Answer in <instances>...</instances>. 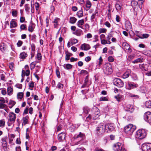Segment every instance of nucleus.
<instances>
[{
  "mask_svg": "<svg viewBox=\"0 0 151 151\" xmlns=\"http://www.w3.org/2000/svg\"><path fill=\"white\" fill-rule=\"evenodd\" d=\"M29 119V116H26L25 117H23L22 119V124L24 125L28 124Z\"/></svg>",
  "mask_w": 151,
  "mask_h": 151,
  "instance_id": "a211bd4d",
  "label": "nucleus"
},
{
  "mask_svg": "<svg viewBox=\"0 0 151 151\" xmlns=\"http://www.w3.org/2000/svg\"><path fill=\"white\" fill-rule=\"evenodd\" d=\"M85 137V134L80 132L79 134L77 135L76 137H75V140L78 141L77 142L75 143V145H78L79 144H81L83 143L82 142Z\"/></svg>",
  "mask_w": 151,
  "mask_h": 151,
  "instance_id": "20e7f679",
  "label": "nucleus"
},
{
  "mask_svg": "<svg viewBox=\"0 0 151 151\" xmlns=\"http://www.w3.org/2000/svg\"><path fill=\"white\" fill-rule=\"evenodd\" d=\"M105 128V132L109 133L113 131L114 128L112 124L107 123L104 124Z\"/></svg>",
  "mask_w": 151,
  "mask_h": 151,
  "instance_id": "9d476101",
  "label": "nucleus"
},
{
  "mask_svg": "<svg viewBox=\"0 0 151 151\" xmlns=\"http://www.w3.org/2000/svg\"><path fill=\"white\" fill-rule=\"evenodd\" d=\"M77 42L78 40L74 38L71 40V43L72 44V45H73V44H75Z\"/></svg>",
  "mask_w": 151,
  "mask_h": 151,
  "instance_id": "5fc2aeb1",
  "label": "nucleus"
},
{
  "mask_svg": "<svg viewBox=\"0 0 151 151\" xmlns=\"http://www.w3.org/2000/svg\"><path fill=\"white\" fill-rule=\"evenodd\" d=\"M24 94L23 92H19L17 94V98L18 99H22L23 97Z\"/></svg>",
  "mask_w": 151,
  "mask_h": 151,
  "instance_id": "a18cd8bd",
  "label": "nucleus"
},
{
  "mask_svg": "<svg viewBox=\"0 0 151 151\" xmlns=\"http://www.w3.org/2000/svg\"><path fill=\"white\" fill-rule=\"evenodd\" d=\"M139 67L142 70L147 71L148 70L147 65L146 64H142L140 65Z\"/></svg>",
  "mask_w": 151,
  "mask_h": 151,
  "instance_id": "4be33fe9",
  "label": "nucleus"
},
{
  "mask_svg": "<svg viewBox=\"0 0 151 151\" xmlns=\"http://www.w3.org/2000/svg\"><path fill=\"white\" fill-rule=\"evenodd\" d=\"M83 113L86 114H88L90 111L89 108L88 107L85 106L83 108Z\"/></svg>",
  "mask_w": 151,
  "mask_h": 151,
  "instance_id": "bb28decb",
  "label": "nucleus"
},
{
  "mask_svg": "<svg viewBox=\"0 0 151 151\" xmlns=\"http://www.w3.org/2000/svg\"><path fill=\"white\" fill-rule=\"evenodd\" d=\"M77 19L76 18L74 17H70V18L69 22L71 24H74L76 23Z\"/></svg>",
  "mask_w": 151,
  "mask_h": 151,
  "instance_id": "c85d7f7f",
  "label": "nucleus"
},
{
  "mask_svg": "<svg viewBox=\"0 0 151 151\" xmlns=\"http://www.w3.org/2000/svg\"><path fill=\"white\" fill-rule=\"evenodd\" d=\"M146 135V133L144 129H139L136 132L135 137L137 139H142L144 138Z\"/></svg>",
  "mask_w": 151,
  "mask_h": 151,
  "instance_id": "39448f33",
  "label": "nucleus"
},
{
  "mask_svg": "<svg viewBox=\"0 0 151 151\" xmlns=\"http://www.w3.org/2000/svg\"><path fill=\"white\" fill-rule=\"evenodd\" d=\"M115 7L118 11L120 10L121 9V6L118 4H115Z\"/></svg>",
  "mask_w": 151,
  "mask_h": 151,
  "instance_id": "de8ad7c7",
  "label": "nucleus"
},
{
  "mask_svg": "<svg viewBox=\"0 0 151 151\" xmlns=\"http://www.w3.org/2000/svg\"><path fill=\"white\" fill-rule=\"evenodd\" d=\"M103 70L104 72L106 74H110L112 72L111 65L109 63H106L104 65Z\"/></svg>",
  "mask_w": 151,
  "mask_h": 151,
  "instance_id": "f03ea898",
  "label": "nucleus"
},
{
  "mask_svg": "<svg viewBox=\"0 0 151 151\" xmlns=\"http://www.w3.org/2000/svg\"><path fill=\"white\" fill-rule=\"evenodd\" d=\"M13 89L11 87H9L7 88V91L8 94L9 95H11L13 92Z\"/></svg>",
  "mask_w": 151,
  "mask_h": 151,
  "instance_id": "f704fd0d",
  "label": "nucleus"
},
{
  "mask_svg": "<svg viewBox=\"0 0 151 151\" xmlns=\"http://www.w3.org/2000/svg\"><path fill=\"white\" fill-rule=\"evenodd\" d=\"M113 84L118 88H121L123 87L124 85L123 81L121 79L116 78H114L113 81Z\"/></svg>",
  "mask_w": 151,
  "mask_h": 151,
  "instance_id": "0eeeda50",
  "label": "nucleus"
},
{
  "mask_svg": "<svg viewBox=\"0 0 151 151\" xmlns=\"http://www.w3.org/2000/svg\"><path fill=\"white\" fill-rule=\"evenodd\" d=\"M5 122L4 119L0 120V127H4L5 125Z\"/></svg>",
  "mask_w": 151,
  "mask_h": 151,
  "instance_id": "09e8293b",
  "label": "nucleus"
},
{
  "mask_svg": "<svg viewBox=\"0 0 151 151\" xmlns=\"http://www.w3.org/2000/svg\"><path fill=\"white\" fill-rule=\"evenodd\" d=\"M63 66L65 69L67 70L70 69L72 67V65L69 64H65Z\"/></svg>",
  "mask_w": 151,
  "mask_h": 151,
  "instance_id": "cd10ccee",
  "label": "nucleus"
},
{
  "mask_svg": "<svg viewBox=\"0 0 151 151\" xmlns=\"http://www.w3.org/2000/svg\"><path fill=\"white\" fill-rule=\"evenodd\" d=\"M66 55L65 57V59L66 60H69L70 58V55L68 54L67 52H65Z\"/></svg>",
  "mask_w": 151,
  "mask_h": 151,
  "instance_id": "e2e57ef3",
  "label": "nucleus"
},
{
  "mask_svg": "<svg viewBox=\"0 0 151 151\" xmlns=\"http://www.w3.org/2000/svg\"><path fill=\"white\" fill-rule=\"evenodd\" d=\"M25 20V17L23 16H21L20 19V22L21 23L24 22Z\"/></svg>",
  "mask_w": 151,
  "mask_h": 151,
  "instance_id": "0e129e2a",
  "label": "nucleus"
},
{
  "mask_svg": "<svg viewBox=\"0 0 151 151\" xmlns=\"http://www.w3.org/2000/svg\"><path fill=\"white\" fill-rule=\"evenodd\" d=\"M35 64L34 63V62L32 63L30 65L31 69L32 70L33 69L35 68Z\"/></svg>",
  "mask_w": 151,
  "mask_h": 151,
  "instance_id": "13d9d810",
  "label": "nucleus"
},
{
  "mask_svg": "<svg viewBox=\"0 0 151 151\" xmlns=\"http://www.w3.org/2000/svg\"><path fill=\"white\" fill-rule=\"evenodd\" d=\"M34 28L32 25H29L28 27V30L30 32H32L33 31Z\"/></svg>",
  "mask_w": 151,
  "mask_h": 151,
  "instance_id": "3c124183",
  "label": "nucleus"
},
{
  "mask_svg": "<svg viewBox=\"0 0 151 151\" xmlns=\"http://www.w3.org/2000/svg\"><path fill=\"white\" fill-rule=\"evenodd\" d=\"M104 24L108 28H110L111 26V24L108 21L106 22Z\"/></svg>",
  "mask_w": 151,
  "mask_h": 151,
  "instance_id": "69168bd1",
  "label": "nucleus"
},
{
  "mask_svg": "<svg viewBox=\"0 0 151 151\" xmlns=\"http://www.w3.org/2000/svg\"><path fill=\"white\" fill-rule=\"evenodd\" d=\"M123 49L125 51L129 50L130 47L129 45L127 43L125 42L123 43Z\"/></svg>",
  "mask_w": 151,
  "mask_h": 151,
  "instance_id": "7c9ffc66",
  "label": "nucleus"
},
{
  "mask_svg": "<svg viewBox=\"0 0 151 151\" xmlns=\"http://www.w3.org/2000/svg\"><path fill=\"white\" fill-rule=\"evenodd\" d=\"M92 111L93 112L92 114L93 120H94L97 119L100 116V113L98 108L96 106H94L93 107Z\"/></svg>",
  "mask_w": 151,
  "mask_h": 151,
  "instance_id": "423d86ee",
  "label": "nucleus"
},
{
  "mask_svg": "<svg viewBox=\"0 0 151 151\" xmlns=\"http://www.w3.org/2000/svg\"><path fill=\"white\" fill-rule=\"evenodd\" d=\"M20 31L22 30H26L27 28L26 25L25 24H21L20 26Z\"/></svg>",
  "mask_w": 151,
  "mask_h": 151,
  "instance_id": "37998d69",
  "label": "nucleus"
},
{
  "mask_svg": "<svg viewBox=\"0 0 151 151\" xmlns=\"http://www.w3.org/2000/svg\"><path fill=\"white\" fill-rule=\"evenodd\" d=\"M86 7L88 9H89L91 6V2L89 0H87L86 1Z\"/></svg>",
  "mask_w": 151,
  "mask_h": 151,
  "instance_id": "4c0bfd02",
  "label": "nucleus"
},
{
  "mask_svg": "<svg viewBox=\"0 0 151 151\" xmlns=\"http://www.w3.org/2000/svg\"><path fill=\"white\" fill-rule=\"evenodd\" d=\"M108 61L110 62H112L114 61V58L112 56H110L108 57Z\"/></svg>",
  "mask_w": 151,
  "mask_h": 151,
  "instance_id": "052dcab7",
  "label": "nucleus"
},
{
  "mask_svg": "<svg viewBox=\"0 0 151 151\" xmlns=\"http://www.w3.org/2000/svg\"><path fill=\"white\" fill-rule=\"evenodd\" d=\"M143 53L147 56H151V50H147L144 52Z\"/></svg>",
  "mask_w": 151,
  "mask_h": 151,
  "instance_id": "c03bdc74",
  "label": "nucleus"
},
{
  "mask_svg": "<svg viewBox=\"0 0 151 151\" xmlns=\"http://www.w3.org/2000/svg\"><path fill=\"white\" fill-rule=\"evenodd\" d=\"M84 23V19H82L78 21L77 23V25L79 27L82 29H84L82 26V25H83Z\"/></svg>",
  "mask_w": 151,
  "mask_h": 151,
  "instance_id": "6ab92c4d",
  "label": "nucleus"
},
{
  "mask_svg": "<svg viewBox=\"0 0 151 151\" xmlns=\"http://www.w3.org/2000/svg\"><path fill=\"white\" fill-rule=\"evenodd\" d=\"M82 32V30L81 29L76 30L74 34H75L77 36H80L81 35Z\"/></svg>",
  "mask_w": 151,
  "mask_h": 151,
  "instance_id": "a19ab883",
  "label": "nucleus"
},
{
  "mask_svg": "<svg viewBox=\"0 0 151 151\" xmlns=\"http://www.w3.org/2000/svg\"><path fill=\"white\" fill-rule=\"evenodd\" d=\"M145 105L147 108H151V101H148L146 102Z\"/></svg>",
  "mask_w": 151,
  "mask_h": 151,
  "instance_id": "58836bf2",
  "label": "nucleus"
},
{
  "mask_svg": "<svg viewBox=\"0 0 151 151\" xmlns=\"http://www.w3.org/2000/svg\"><path fill=\"white\" fill-rule=\"evenodd\" d=\"M137 36L139 37L140 38H146L148 37L149 35L147 34H144L142 35V36H140L138 35H137Z\"/></svg>",
  "mask_w": 151,
  "mask_h": 151,
  "instance_id": "e433bc0d",
  "label": "nucleus"
},
{
  "mask_svg": "<svg viewBox=\"0 0 151 151\" xmlns=\"http://www.w3.org/2000/svg\"><path fill=\"white\" fill-rule=\"evenodd\" d=\"M144 119L145 122L151 124V113L147 111L144 114Z\"/></svg>",
  "mask_w": 151,
  "mask_h": 151,
  "instance_id": "1a4fd4ad",
  "label": "nucleus"
},
{
  "mask_svg": "<svg viewBox=\"0 0 151 151\" xmlns=\"http://www.w3.org/2000/svg\"><path fill=\"white\" fill-rule=\"evenodd\" d=\"M125 110L129 111L131 113H132L134 110V108L133 105L128 104L127 105L126 107L125 108Z\"/></svg>",
  "mask_w": 151,
  "mask_h": 151,
  "instance_id": "2eb2a0df",
  "label": "nucleus"
},
{
  "mask_svg": "<svg viewBox=\"0 0 151 151\" xmlns=\"http://www.w3.org/2000/svg\"><path fill=\"white\" fill-rule=\"evenodd\" d=\"M25 9L26 11L28 12H29L30 6L29 4H26L24 6Z\"/></svg>",
  "mask_w": 151,
  "mask_h": 151,
  "instance_id": "79ce46f5",
  "label": "nucleus"
},
{
  "mask_svg": "<svg viewBox=\"0 0 151 151\" xmlns=\"http://www.w3.org/2000/svg\"><path fill=\"white\" fill-rule=\"evenodd\" d=\"M6 48L5 44L4 42H1L0 45V49L3 52H4Z\"/></svg>",
  "mask_w": 151,
  "mask_h": 151,
  "instance_id": "5701e85b",
  "label": "nucleus"
},
{
  "mask_svg": "<svg viewBox=\"0 0 151 151\" xmlns=\"http://www.w3.org/2000/svg\"><path fill=\"white\" fill-rule=\"evenodd\" d=\"M114 98L116 100L118 101V102H119L121 101V100L122 99V96L120 94H118L117 95L115 96H114Z\"/></svg>",
  "mask_w": 151,
  "mask_h": 151,
  "instance_id": "ea45409f",
  "label": "nucleus"
},
{
  "mask_svg": "<svg viewBox=\"0 0 151 151\" xmlns=\"http://www.w3.org/2000/svg\"><path fill=\"white\" fill-rule=\"evenodd\" d=\"M16 102L10 100L9 103V107L12 108L15 104Z\"/></svg>",
  "mask_w": 151,
  "mask_h": 151,
  "instance_id": "72a5a7b5",
  "label": "nucleus"
},
{
  "mask_svg": "<svg viewBox=\"0 0 151 151\" xmlns=\"http://www.w3.org/2000/svg\"><path fill=\"white\" fill-rule=\"evenodd\" d=\"M19 56L20 58L24 59L27 56V54L25 52H23L21 53Z\"/></svg>",
  "mask_w": 151,
  "mask_h": 151,
  "instance_id": "473e14b6",
  "label": "nucleus"
},
{
  "mask_svg": "<svg viewBox=\"0 0 151 151\" xmlns=\"http://www.w3.org/2000/svg\"><path fill=\"white\" fill-rule=\"evenodd\" d=\"M107 31V29L105 28H100L99 29L100 33H105Z\"/></svg>",
  "mask_w": 151,
  "mask_h": 151,
  "instance_id": "864d4df0",
  "label": "nucleus"
},
{
  "mask_svg": "<svg viewBox=\"0 0 151 151\" xmlns=\"http://www.w3.org/2000/svg\"><path fill=\"white\" fill-rule=\"evenodd\" d=\"M29 37L30 40L33 41V42H35L36 38V36L35 34L32 35H29Z\"/></svg>",
  "mask_w": 151,
  "mask_h": 151,
  "instance_id": "b1692460",
  "label": "nucleus"
},
{
  "mask_svg": "<svg viewBox=\"0 0 151 151\" xmlns=\"http://www.w3.org/2000/svg\"><path fill=\"white\" fill-rule=\"evenodd\" d=\"M108 100L107 98L105 97H101L100 98V101H107Z\"/></svg>",
  "mask_w": 151,
  "mask_h": 151,
  "instance_id": "680f3d73",
  "label": "nucleus"
},
{
  "mask_svg": "<svg viewBox=\"0 0 151 151\" xmlns=\"http://www.w3.org/2000/svg\"><path fill=\"white\" fill-rule=\"evenodd\" d=\"M17 24L14 19H12L10 23V28H13L17 26Z\"/></svg>",
  "mask_w": 151,
  "mask_h": 151,
  "instance_id": "412c9836",
  "label": "nucleus"
},
{
  "mask_svg": "<svg viewBox=\"0 0 151 151\" xmlns=\"http://www.w3.org/2000/svg\"><path fill=\"white\" fill-rule=\"evenodd\" d=\"M143 151H151V143H146L143 144L141 147Z\"/></svg>",
  "mask_w": 151,
  "mask_h": 151,
  "instance_id": "f8f14e48",
  "label": "nucleus"
},
{
  "mask_svg": "<svg viewBox=\"0 0 151 151\" xmlns=\"http://www.w3.org/2000/svg\"><path fill=\"white\" fill-rule=\"evenodd\" d=\"M136 129V127L135 126L129 124L124 127V131L126 134L128 135H131Z\"/></svg>",
  "mask_w": 151,
  "mask_h": 151,
  "instance_id": "f257e3e1",
  "label": "nucleus"
},
{
  "mask_svg": "<svg viewBox=\"0 0 151 151\" xmlns=\"http://www.w3.org/2000/svg\"><path fill=\"white\" fill-rule=\"evenodd\" d=\"M80 124H77V125L75 124H73L70 127V128L71 129V132L73 131L75 129H76L79 126Z\"/></svg>",
  "mask_w": 151,
  "mask_h": 151,
  "instance_id": "a878e982",
  "label": "nucleus"
},
{
  "mask_svg": "<svg viewBox=\"0 0 151 151\" xmlns=\"http://www.w3.org/2000/svg\"><path fill=\"white\" fill-rule=\"evenodd\" d=\"M138 87V85L134 83L128 82L126 84V88L128 90H131Z\"/></svg>",
  "mask_w": 151,
  "mask_h": 151,
  "instance_id": "9b49d317",
  "label": "nucleus"
},
{
  "mask_svg": "<svg viewBox=\"0 0 151 151\" xmlns=\"http://www.w3.org/2000/svg\"><path fill=\"white\" fill-rule=\"evenodd\" d=\"M76 15L79 18L82 17L83 15V12L82 9L78 11Z\"/></svg>",
  "mask_w": 151,
  "mask_h": 151,
  "instance_id": "c9c22d12",
  "label": "nucleus"
},
{
  "mask_svg": "<svg viewBox=\"0 0 151 151\" xmlns=\"http://www.w3.org/2000/svg\"><path fill=\"white\" fill-rule=\"evenodd\" d=\"M5 101L3 97L0 98V109H4L6 106V105L4 104Z\"/></svg>",
  "mask_w": 151,
  "mask_h": 151,
  "instance_id": "4468645a",
  "label": "nucleus"
},
{
  "mask_svg": "<svg viewBox=\"0 0 151 151\" xmlns=\"http://www.w3.org/2000/svg\"><path fill=\"white\" fill-rule=\"evenodd\" d=\"M65 133H61L58 135V139L60 141L64 140L65 139Z\"/></svg>",
  "mask_w": 151,
  "mask_h": 151,
  "instance_id": "aec40b11",
  "label": "nucleus"
},
{
  "mask_svg": "<svg viewBox=\"0 0 151 151\" xmlns=\"http://www.w3.org/2000/svg\"><path fill=\"white\" fill-rule=\"evenodd\" d=\"M29 86L30 88H33L34 87V83L33 81L30 82L29 83Z\"/></svg>",
  "mask_w": 151,
  "mask_h": 151,
  "instance_id": "338daca9",
  "label": "nucleus"
},
{
  "mask_svg": "<svg viewBox=\"0 0 151 151\" xmlns=\"http://www.w3.org/2000/svg\"><path fill=\"white\" fill-rule=\"evenodd\" d=\"M12 15L14 17H16L17 14V12L16 10H13L12 12Z\"/></svg>",
  "mask_w": 151,
  "mask_h": 151,
  "instance_id": "6e6d98bb",
  "label": "nucleus"
},
{
  "mask_svg": "<svg viewBox=\"0 0 151 151\" xmlns=\"http://www.w3.org/2000/svg\"><path fill=\"white\" fill-rule=\"evenodd\" d=\"M113 36V34L112 32H111L108 34V36L106 37V39L107 40H110L111 38Z\"/></svg>",
  "mask_w": 151,
  "mask_h": 151,
  "instance_id": "8fccbe9b",
  "label": "nucleus"
},
{
  "mask_svg": "<svg viewBox=\"0 0 151 151\" xmlns=\"http://www.w3.org/2000/svg\"><path fill=\"white\" fill-rule=\"evenodd\" d=\"M38 60H41L42 59V55L40 53H38L37 54V55L36 56Z\"/></svg>",
  "mask_w": 151,
  "mask_h": 151,
  "instance_id": "603ef678",
  "label": "nucleus"
},
{
  "mask_svg": "<svg viewBox=\"0 0 151 151\" xmlns=\"http://www.w3.org/2000/svg\"><path fill=\"white\" fill-rule=\"evenodd\" d=\"M56 73L58 78H60V76L59 70L58 69H56Z\"/></svg>",
  "mask_w": 151,
  "mask_h": 151,
  "instance_id": "4d7b16f0",
  "label": "nucleus"
},
{
  "mask_svg": "<svg viewBox=\"0 0 151 151\" xmlns=\"http://www.w3.org/2000/svg\"><path fill=\"white\" fill-rule=\"evenodd\" d=\"M113 149L115 151H127L124 148L123 144L117 142L113 145Z\"/></svg>",
  "mask_w": 151,
  "mask_h": 151,
  "instance_id": "7ed1b4c3",
  "label": "nucleus"
},
{
  "mask_svg": "<svg viewBox=\"0 0 151 151\" xmlns=\"http://www.w3.org/2000/svg\"><path fill=\"white\" fill-rule=\"evenodd\" d=\"M104 124H100L96 127V132L98 135H100L103 133L105 131Z\"/></svg>",
  "mask_w": 151,
  "mask_h": 151,
  "instance_id": "6e6552de",
  "label": "nucleus"
},
{
  "mask_svg": "<svg viewBox=\"0 0 151 151\" xmlns=\"http://www.w3.org/2000/svg\"><path fill=\"white\" fill-rule=\"evenodd\" d=\"M16 87L19 89H21L22 88V85L21 84H17L15 85Z\"/></svg>",
  "mask_w": 151,
  "mask_h": 151,
  "instance_id": "774afa93",
  "label": "nucleus"
},
{
  "mask_svg": "<svg viewBox=\"0 0 151 151\" xmlns=\"http://www.w3.org/2000/svg\"><path fill=\"white\" fill-rule=\"evenodd\" d=\"M143 60V58L141 57L134 60L132 61V63H141L142 62Z\"/></svg>",
  "mask_w": 151,
  "mask_h": 151,
  "instance_id": "2f4dec72",
  "label": "nucleus"
},
{
  "mask_svg": "<svg viewBox=\"0 0 151 151\" xmlns=\"http://www.w3.org/2000/svg\"><path fill=\"white\" fill-rule=\"evenodd\" d=\"M92 119V116L91 114H89L88 116L86 117V120L87 122H90L91 120V119Z\"/></svg>",
  "mask_w": 151,
  "mask_h": 151,
  "instance_id": "49530a36",
  "label": "nucleus"
},
{
  "mask_svg": "<svg viewBox=\"0 0 151 151\" xmlns=\"http://www.w3.org/2000/svg\"><path fill=\"white\" fill-rule=\"evenodd\" d=\"M23 42L21 40H19L17 43V45L18 47H20L21 46L22 44H23Z\"/></svg>",
  "mask_w": 151,
  "mask_h": 151,
  "instance_id": "bf43d9fd",
  "label": "nucleus"
},
{
  "mask_svg": "<svg viewBox=\"0 0 151 151\" xmlns=\"http://www.w3.org/2000/svg\"><path fill=\"white\" fill-rule=\"evenodd\" d=\"M131 71L130 70L128 69L122 75V77L124 79L128 78L131 73Z\"/></svg>",
  "mask_w": 151,
  "mask_h": 151,
  "instance_id": "dca6fc26",
  "label": "nucleus"
},
{
  "mask_svg": "<svg viewBox=\"0 0 151 151\" xmlns=\"http://www.w3.org/2000/svg\"><path fill=\"white\" fill-rule=\"evenodd\" d=\"M60 21V19L58 18H56L54 19L53 23H54V26L55 28H57L58 25V23Z\"/></svg>",
  "mask_w": 151,
  "mask_h": 151,
  "instance_id": "c756f323",
  "label": "nucleus"
},
{
  "mask_svg": "<svg viewBox=\"0 0 151 151\" xmlns=\"http://www.w3.org/2000/svg\"><path fill=\"white\" fill-rule=\"evenodd\" d=\"M16 115L14 113L10 112L9 114V121L11 122H14L16 118Z\"/></svg>",
  "mask_w": 151,
  "mask_h": 151,
  "instance_id": "ddd939ff",
  "label": "nucleus"
},
{
  "mask_svg": "<svg viewBox=\"0 0 151 151\" xmlns=\"http://www.w3.org/2000/svg\"><path fill=\"white\" fill-rule=\"evenodd\" d=\"M131 4L133 8H135L136 7L138 6V2L137 1L133 0L131 2Z\"/></svg>",
  "mask_w": 151,
  "mask_h": 151,
  "instance_id": "393cba45",
  "label": "nucleus"
},
{
  "mask_svg": "<svg viewBox=\"0 0 151 151\" xmlns=\"http://www.w3.org/2000/svg\"><path fill=\"white\" fill-rule=\"evenodd\" d=\"M90 48V46L88 44H83L81 45L80 49L82 50H87Z\"/></svg>",
  "mask_w": 151,
  "mask_h": 151,
  "instance_id": "f3484780",
  "label": "nucleus"
}]
</instances>
